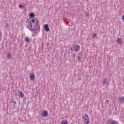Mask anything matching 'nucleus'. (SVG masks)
<instances>
[{"label":"nucleus","instance_id":"nucleus-1","mask_svg":"<svg viewBox=\"0 0 124 124\" xmlns=\"http://www.w3.org/2000/svg\"><path fill=\"white\" fill-rule=\"evenodd\" d=\"M31 18H28L26 21V28L31 31H37L39 32L40 31V25L39 20L34 17V14H30Z\"/></svg>","mask_w":124,"mask_h":124},{"label":"nucleus","instance_id":"nucleus-2","mask_svg":"<svg viewBox=\"0 0 124 124\" xmlns=\"http://www.w3.org/2000/svg\"><path fill=\"white\" fill-rule=\"evenodd\" d=\"M83 121L84 124H89L90 122V119L89 118V115L88 114H85L83 116Z\"/></svg>","mask_w":124,"mask_h":124},{"label":"nucleus","instance_id":"nucleus-3","mask_svg":"<svg viewBox=\"0 0 124 124\" xmlns=\"http://www.w3.org/2000/svg\"><path fill=\"white\" fill-rule=\"evenodd\" d=\"M72 51H75V52H78L80 50V46L78 45H75L74 47L71 48Z\"/></svg>","mask_w":124,"mask_h":124},{"label":"nucleus","instance_id":"nucleus-4","mask_svg":"<svg viewBox=\"0 0 124 124\" xmlns=\"http://www.w3.org/2000/svg\"><path fill=\"white\" fill-rule=\"evenodd\" d=\"M42 115L43 117H48L49 113H48V111L47 110H43L42 112Z\"/></svg>","mask_w":124,"mask_h":124},{"label":"nucleus","instance_id":"nucleus-5","mask_svg":"<svg viewBox=\"0 0 124 124\" xmlns=\"http://www.w3.org/2000/svg\"><path fill=\"white\" fill-rule=\"evenodd\" d=\"M44 28L45 31L47 32H48V31H50V28H49V25H48V24H45Z\"/></svg>","mask_w":124,"mask_h":124},{"label":"nucleus","instance_id":"nucleus-6","mask_svg":"<svg viewBox=\"0 0 124 124\" xmlns=\"http://www.w3.org/2000/svg\"><path fill=\"white\" fill-rule=\"evenodd\" d=\"M116 43H117V44H123V39H122V38H118L117 39H116Z\"/></svg>","mask_w":124,"mask_h":124},{"label":"nucleus","instance_id":"nucleus-7","mask_svg":"<svg viewBox=\"0 0 124 124\" xmlns=\"http://www.w3.org/2000/svg\"><path fill=\"white\" fill-rule=\"evenodd\" d=\"M30 78L32 81H34V79H35V75H34L33 73H32L30 75Z\"/></svg>","mask_w":124,"mask_h":124},{"label":"nucleus","instance_id":"nucleus-8","mask_svg":"<svg viewBox=\"0 0 124 124\" xmlns=\"http://www.w3.org/2000/svg\"><path fill=\"white\" fill-rule=\"evenodd\" d=\"M108 124H119V123L117 121H109Z\"/></svg>","mask_w":124,"mask_h":124},{"label":"nucleus","instance_id":"nucleus-9","mask_svg":"<svg viewBox=\"0 0 124 124\" xmlns=\"http://www.w3.org/2000/svg\"><path fill=\"white\" fill-rule=\"evenodd\" d=\"M25 41L27 42V43H30L31 41V40L29 38V37H26L25 38Z\"/></svg>","mask_w":124,"mask_h":124},{"label":"nucleus","instance_id":"nucleus-10","mask_svg":"<svg viewBox=\"0 0 124 124\" xmlns=\"http://www.w3.org/2000/svg\"><path fill=\"white\" fill-rule=\"evenodd\" d=\"M19 97H21V98H23L24 97V93L22 91H20V94L18 95Z\"/></svg>","mask_w":124,"mask_h":124},{"label":"nucleus","instance_id":"nucleus-11","mask_svg":"<svg viewBox=\"0 0 124 124\" xmlns=\"http://www.w3.org/2000/svg\"><path fill=\"white\" fill-rule=\"evenodd\" d=\"M119 101L121 103H124V96H123V97H121L119 98Z\"/></svg>","mask_w":124,"mask_h":124},{"label":"nucleus","instance_id":"nucleus-12","mask_svg":"<svg viewBox=\"0 0 124 124\" xmlns=\"http://www.w3.org/2000/svg\"><path fill=\"white\" fill-rule=\"evenodd\" d=\"M61 124H68V122L67 120H62L61 122Z\"/></svg>","mask_w":124,"mask_h":124},{"label":"nucleus","instance_id":"nucleus-13","mask_svg":"<svg viewBox=\"0 0 124 124\" xmlns=\"http://www.w3.org/2000/svg\"><path fill=\"white\" fill-rule=\"evenodd\" d=\"M7 59H11V54H8L7 55Z\"/></svg>","mask_w":124,"mask_h":124},{"label":"nucleus","instance_id":"nucleus-14","mask_svg":"<svg viewBox=\"0 0 124 124\" xmlns=\"http://www.w3.org/2000/svg\"><path fill=\"white\" fill-rule=\"evenodd\" d=\"M122 20L123 22L124 23V15L122 16Z\"/></svg>","mask_w":124,"mask_h":124},{"label":"nucleus","instance_id":"nucleus-15","mask_svg":"<svg viewBox=\"0 0 124 124\" xmlns=\"http://www.w3.org/2000/svg\"><path fill=\"white\" fill-rule=\"evenodd\" d=\"M19 7L20 8H23V7H24V5L19 4Z\"/></svg>","mask_w":124,"mask_h":124},{"label":"nucleus","instance_id":"nucleus-16","mask_svg":"<svg viewBox=\"0 0 124 124\" xmlns=\"http://www.w3.org/2000/svg\"><path fill=\"white\" fill-rule=\"evenodd\" d=\"M96 36H97L96 34H95V33L93 34V38L96 37Z\"/></svg>","mask_w":124,"mask_h":124},{"label":"nucleus","instance_id":"nucleus-17","mask_svg":"<svg viewBox=\"0 0 124 124\" xmlns=\"http://www.w3.org/2000/svg\"><path fill=\"white\" fill-rule=\"evenodd\" d=\"M2 36V35H1V33H0V41L1 40V37Z\"/></svg>","mask_w":124,"mask_h":124},{"label":"nucleus","instance_id":"nucleus-18","mask_svg":"<svg viewBox=\"0 0 124 124\" xmlns=\"http://www.w3.org/2000/svg\"><path fill=\"white\" fill-rule=\"evenodd\" d=\"M103 83L104 84H105V83H106V80H103Z\"/></svg>","mask_w":124,"mask_h":124},{"label":"nucleus","instance_id":"nucleus-19","mask_svg":"<svg viewBox=\"0 0 124 124\" xmlns=\"http://www.w3.org/2000/svg\"><path fill=\"white\" fill-rule=\"evenodd\" d=\"M86 16H89V13H86Z\"/></svg>","mask_w":124,"mask_h":124}]
</instances>
